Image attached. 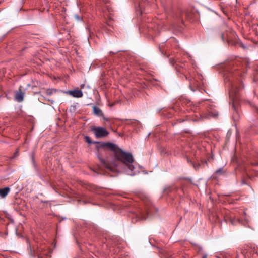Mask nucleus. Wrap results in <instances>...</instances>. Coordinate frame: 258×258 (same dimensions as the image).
<instances>
[{
    "label": "nucleus",
    "mask_w": 258,
    "mask_h": 258,
    "mask_svg": "<svg viewBox=\"0 0 258 258\" xmlns=\"http://www.w3.org/2000/svg\"><path fill=\"white\" fill-rule=\"evenodd\" d=\"M187 162L192 165L196 170H199L201 166V164L200 163L194 162L188 159H187Z\"/></svg>",
    "instance_id": "nucleus-9"
},
{
    "label": "nucleus",
    "mask_w": 258,
    "mask_h": 258,
    "mask_svg": "<svg viewBox=\"0 0 258 258\" xmlns=\"http://www.w3.org/2000/svg\"><path fill=\"white\" fill-rule=\"evenodd\" d=\"M207 254H204V255L202 256V258H207Z\"/></svg>",
    "instance_id": "nucleus-18"
},
{
    "label": "nucleus",
    "mask_w": 258,
    "mask_h": 258,
    "mask_svg": "<svg viewBox=\"0 0 258 258\" xmlns=\"http://www.w3.org/2000/svg\"><path fill=\"white\" fill-rule=\"evenodd\" d=\"M251 164L254 165H258V162L252 163Z\"/></svg>",
    "instance_id": "nucleus-17"
},
{
    "label": "nucleus",
    "mask_w": 258,
    "mask_h": 258,
    "mask_svg": "<svg viewBox=\"0 0 258 258\" xmlns=\"http://www.w3.org/2000/svg\"><path fill=\"white\" fill-rule=\"evenodd\" d=\"M94 134L96 138H102L107 136L109 133L104 128L101 127H95L93 129Z\"/></svg>",
    "instance_id": "nucleus-3"
},
{
    "label": "nucleus",
    "mask_w": 258,
    "mask_h": 258,
    "mask_svg": "<svg viewBox=\"0 0 258 258\" xmlns=\"http://www.w3.org/2000/svg\"><path fill=\"white\" fill-rule=\"evenodd\" d=\"M209 108L211 109H213V106L212 105H210V107H209Z\"/></svg>",
    "instance_id": "nucleus-20"
},
{
    "label": "nucleus",
    "mask_w": 258,
    "mask_h": 258,
    "mask_svg": "<svg viewBox=\"0 0 258 258\" xmlns=\"http://www.w3.org/2000/svg\"><path fill=\"white\" fill-rule=\"evenodd\" d=\"M230 96H232V92H231V93H230Z\"/></svg>",
    "instance_id": "nucleus-21"
},
{
    "label": "nucleus",
    "mask_w": 258,
    "mask_h": 258,
    "mask_svg": "<svg viewBox=\"0 0 258 258\" xmlns=\"http://www.w3.org/2000/svg\"><path fill=\"white\" fill-rule=\"evenodd\" d=\"M32 160L33 162H34V156L33 155H32Z\"/></svg>",
    "instance_id": "nucleus-19"
},
{
    "label": "nucleus",
    "mask_w": 258,
    "mask_h": 258,
    "mask_svg": "<svg viewBox=\"0 0 258 258\" xmlns=\"http://www.w3.org/2000/svg\"><path fill=\"white\" fill-rule=\"evenodd\" d=\"M70 94L74 97L80 98L82 97L83 93L81 90L76 89L69 91Z\"/></svg>",
    "instance_id": "nucleus-5"
},
{
    "label": "nucleus",
    "mask_w": 258,
    "mask_h": 258,
    "mask_svg": "<svg viewBox=\"0 0 258 258\" xmlns=\"http://www.w3.org/2000/svg\"><path fill=\"white\" fill-rule=\"evenodd\" d=\"M116 160L121 161L125 165L127 166L129 170L131 171L128 174L131 176L134 175L133 173L134 166L132 164L134 162V159L132 155L128 152H126L121 150L119 151L118 153H116V156L115 157Z\"/></svg>",
    "instance_id": "nucleus-1"
},
{
    "label": "nucleus",
    "mask_w": 258,
    "mask_h": 258,
    "mask_svg": "<svg viewBox=\"0 0 258 258\" xmlns=\"http://www.w3.org/2000/svg\"><path fill=\"white\" fill-rule=\"evenodd\" d=\"M102 117H103V119H104V120H105V121H109L108 118H105L104 116H102Z\"/></svg>",
    "instance_id": "nucleus-16"
},
{
    "label": "nucleus",
    "mask_w": 258,
    "mask_h": 258,
    "mask_svg": "<svg viewBox=\"0 0 258 258\" xmlns=\"http://www.w3.org/2000/svg\"><path fill=\"white\" fill-rule=\"evenodd\" d=\"M93 110L94 114L98 116H103V113L102 111L98 107L94 106L93 107Z\"/></svg>",
    "instance_id": "nucleus-8"
},
{
    "label": "nucleus",
    "mask_w": 258,
    "mask_h": 258,
    "mask_svg": "<svg viewBox=\"0 0 258 258\" xmlns=\"http://www.w3.org/2000/svg\"><path fill=\"white\" fill-rule=\"evenodd\" d=\"M218 116V112L216 111L209 112L208 113L204 114L201 116L202 118H209L210 117L216 118Z\"/></svg>",
    "instance_id": "nucleus-6"
},
{
    "label": "nucleus",
    "mask_w": 258,
    "mask_h": 258,
    "mask_svg": "<svg viewBox=\"0 0 258 258\" xmlns=\"http://www.w3.org/2000/svg\"><path fill=\"white\" fill-rule=\"evenodd\" d=\"M57 92V90L52 88H49L46 91L45 94L47 96H51L52 94L55 93Z\"/></svg>",
    "instance_id": "nucleus-10"
},
{
    "label": "nucleus",
    "mask_w": 258,
    "mask_h": 258,
    "mask_svg": "<svg viewBox=\"0 0 258 258\" xmlns=\"http://www.w3.org/2000/svg\"><path fill=\"white\" fill-rule=\"evenodd\" d=\"M99 145V147L101 148L104 149L106 148L109 150L114 152L115 157L116 156V153H118L119 151L120 150V149H119L116 144L112 143L100 142Z\"/></svg>",
    "instance_id": "nucleus-2"
},
{
    "label": "nucleus",
    "mask_w": 258,
    "mask_h": 258,
    "mask_svg": "<svg viewBox=\"0 0 258 258\" xmlns=\"http://www.w3.org/2000/svg\"><path fill=\"white\" fill-rule=\"evenodd\" d=\"M25 92L22 91V87L20 86L19 88L18 91L16 92L15 94V100L18 102H21L24 99Z\"/></svg>",
    "instance_id": "nucleus-4"
},
{
    "label": "nucleus",
    "mask_w": 258,
    "mask_h": 258,
    "mask_svg": "<svg viewBox=\"0 0 258 258\" xmlns=\"http://www.w3.org/2000/svg\"><path fill=\"white\" fill-rule=\"evenodd\" d=\"M102 162H103V163H104V160H102Z\"/></svg>",
    "instance_id": "nucleus-22"
},
{
    "label": "nucleus",
    "mask_w": 258,
    "mask_h": 258,
    "mask_svg": "<svg viewBox=\"0 0 258 258\" xmlns=\"http://www.w3.org/2000/svg\"><path fill=\"white\" fill-rule=\"evenodd\" d=\"M75 18H76L77 20H79V21H80V20H82V18H81L80 16H79L78 15H75Z\"/></svg>",
    "instance_id": "nucleus-14"
},
{
    "label": "nucleus",
    "mask_w": 258,
    "mask_h": 258,
    "mask_svg": "<svg viewBox=\"0 0 258 258\" xmlns=\"http://www.w3.org/2000/svg\"><path fill=\"white\" fill-rule=\"evenodd\" d=\"M85 139L86 141L89 144H100L99 142H92L91 141V140L89 136H86L85 137Z\"/></svg>",
    "instance_id": "nucleus-11"
},
{
    "label": "nucleus",
    "mask_w": 258,
    "mask_h": 258,
    "mask_svg": "<svg viewBox=\"0 0 258 258\" xmlns=\"http://www.w3.org/2000/svg\"><path fill=\"white\" fill-rule=\"evenodd\" d=\"M215 173L218 175H222L224 173L223 167H221L215 171Z\"/></svg>",
    "instance_id": "nucleus-13"
},
{
    "label": "nucleus",
    "mask_w": 258,
    "mask_h": 258,
    "mask_svg": "<svg viewBox=\"0 0 258 258\" xmlns=\"http://www.w3.org/2000/svg\"><path fill=\"white\" fill-rule=\"evenodd\" d=\"M10 188L9 187H5L4 188H0V197L2 198H5L10 192Z\"/></svg>",
    "instance_id": "nucleus-7"
},
{
    "label": "nucleus",
    "mask_w": 258,
    "mask_h": 258,
    "mask_svg": "<svg viewBox=\"0 0 258 258\" xmlns=\"http://www.w3.org/2000/svg\"><path fill=\"white\" fill-rule=\"evenodd\" d=\"M18 151H17V152H16L14 153V156H13L11 158H12V159H13V158H15V157H17V156H18Z\"/></svg>",
    "instance_id": "nucleus-15"
},
{
    "label": "nucleus",
    "mask_w": 258,
    "mask_h": 258,
    "mask_svg": "<svg viewBox=\"0 0 258 258\" xmlns=\"http://www.w3.org/2000/svg\"><path fill=\"white\" fill-rule=\"evenodd\" d=\"M239 220L238 219H236L235 218H230V223L233 225H236L237 223L239 222Z\"/></svg>",
    "instance_id": "nucleus-12"
}]
</instances>
